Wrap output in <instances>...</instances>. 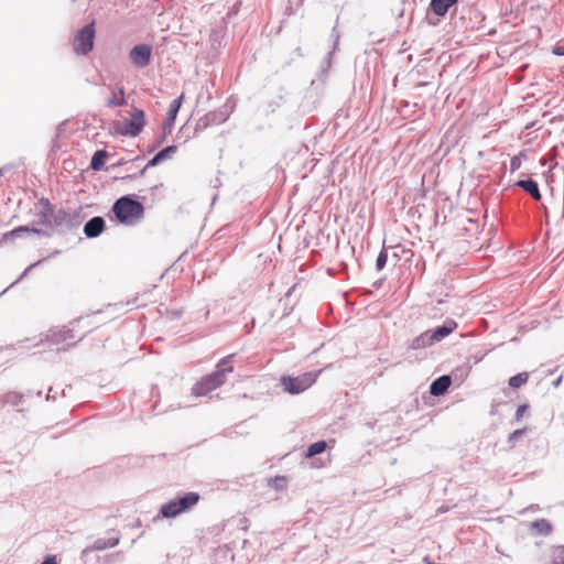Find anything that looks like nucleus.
<instances>
[{"label":"nucleus","mask_w":564,"mask_h":564,"mask_svg":"<svg viewBox=\"0 0 564 564\" xmlns=\"http://www.w3.org/2000/svg\"><path fill=\"white\" fill-rule=\"evenodd\" d=\"M105 225L102 217L95 216L85 224L84 234L87 238H96L104 231Z\"/></svg>","instance_id":"obj_11"},{"label":"nucleus","mask_w":564,"mask_h":564,"mask_svg":"<svg viewBox=\"0 0 564 564\" xmlns=\"http://www.w3.org/2000/svg\"><path fill=\"white\" fill-rule=\"evenodd\" d=\"M119 96H117L116 94H113L108 100H107V105L109 107H120V106H123L126 105V99H124V89L122 87L119 88Z\"/></svg>","instance_id":"obj_22"},{"label":"nucleus","mask_w":564,"mask_h":564,"mask_svg":"<svg viewBox=\"0 0 564 564\" xmlns=\"http://www.w3.org/2000/svg\"><path fill=\"white\" fill-rule=\"evenodd\" d=\"M283 481H284V478H282V477H276V478H275V486H276V487H280V486H281V482H283Z\"/></svg>","instance_id":"obj_39"},{"label":"nucleus","mask_w":564,"mask_h":564,"mask_svg":"<svg viewBox=\"0 0 564 564\" xmlns=\"http://www.w3.org/2000/svg\"><path fill=\"white\" fill-rule=\"evenodd\" d=\"M41 564H56L55 557H47Z\"/></svg>","instance_id":"obj_36"},{"label":"nucleus","mask_w":564,"mask_h":564,"mask_svg":"<svg viewBox=\"0 0 564 564\" xmlns=\"http://www.w3.org/2000/svg\"><path fill=\"white\" fill-rule=\"evenodd\" d=\"M229 115L230 110L228 106L210 111L197 121L196 129H205L208 126L220 124L228 119Z\"/></svg>","instance_id":"obj_8"},{"label":"nucleus","mask_w":564,"mask_h":564,"mask_svg":"<svg viewBox=\"0 0 564 564\" xmlns=\"http://www.w3.org/2000/svg\"><path fill=\"white\" fill-rule=\"evenodd\" d=\"M118 543V539H107V549L115 547Z\"/></svg>","instance_id":"obj_33"},{"label":"nucleus","mask_w":564,"mask_h":564,"mask_svg":"<svg viewBox=\"0 0 564 564\" xmlns=\"http://www.w3.org/2000/svg\"><path fill=\"white\" fill-rule=\"evenodd\" d=\"M174 121L175 120H170V118L167 117V119L163 123V131H164V133H171L173 124H174Z\"/></svg>","instance_id":"obj_31"},{"label":"nucleus","mask_w":564,"mask_h":564,"mask_svg":"<svg viewBox=\"0 0 564 564\" xmlns=\"http://www.w3.org/2000/svg\"><path fill=\"white\" fill-rule=\"evenodd\" d=\"M458 0H431L430 8L437 17H444Z\"/></svg>","instance_id":"obj_17"},{"label":"nucleus","mask_w":564,"mask_h":564,"mask_svg":"<svg viewBox=\"0 0 564 564\" xmlns=\"http://www.w3.org/2000/svg\"><path fill=\"white\" fill-rule=\"evenodd\" d=\"M50 399H55V395H54V392H53V388L48 389V392H47V395H46V400H50Z\"/></svg>","instance_id":"obj_37"},{"label":"nucleus","mask_w":564,"mask_h":564,"mask_svg":"<svg viewBox=\"0 0 564 564\" xmlns=\"http://www.w3.org/2000/svg\"><path fill=\"white\" fill-rule=\"evenodd\" d=\"M528 408L529 406L527 404H522V405L518 406V409L516 411V415H514L517 421H520L523 417V415L527 412Z\"/></svg>","instance_id":"obj_29"},{"label":"nucleus","mask_w":564,"mask_h":564,"mask_svg":"<svg viewBox=\"0 0 564 564\" xmlns=\"http://www.w3.org/2000/svg\"><path fill=\"white\" fill-rule=\"evenodd\" d=\"M531 528L539 534L547 535L552 531V525L546 519H539L532 522Z\"/></svg>","instance_id":"obj_20"},{"label":"nucleus","mask_w":564,"mask_h":564,"mask_svg":"<svg viewBox=\"0 0 564 564\" xmlns=\"http://www.w3.org/2000/svg\"><path fill=\"white\" fill-rule=\"evenodd\" d=\"M200 496L195 491H187L176 496L170 501L163 503L159 514L162 518H176L182 513L191 511L199 501Z\"/></svg>","instance_id":"obj_3"},{"label":"nucleus","mask_w":564,"mask_h":564,"mask_svg":"<svg viewBox=\"0 0 564 564\" xmlns=\"http://www.w3.org/2000/svg\"><path fill=\"white\" fill-rule=\"evenodd\" d=\"M42 209L37 213V224L50 226L53 228L54 209L48 199L42 198L40 200Z\"/></svg>","instance_id":"obj_12"},{"label":"nucleus","mask_w":564,"mask_h":564,"mask_svg":"<svg viewBox=\"0 0 564 564\" xmlns=\"http://www.w3.org/2000/svg\"><path fill=\"white\" fill-rule=\"evenodd\" d=\"M95 28L94 23L85 25L74 37L73 47L77 55H86L94 47Z\"/></svg>","instance_id":"obj_5"},{"label":"nucleus","mask_w":564,"mask_h":564,"mask_svg":"<svg viewBox=\"0 0 564 564\" xmlns=\"http://www.w3.org/2000/svg\"><path fill=\"white\" fill-rule=\"evenodd\" d=\"M76 337L77 336L75 335L74 328L63 327L61 329H52L51 334L47 336V339L53 345L65 344L67 347H69L74 344Z\"/></svg>","instance_id":"obj_10"},{"label":"nucleus","mask_w":564,"mask_h":564,"mask_svg":"<svg viewBox=\"0 0 564 564\" xmlns=\"http://www.w3.org/2000/svg\"><path fill=\"white\" fill-rule=\"evenodd\" d=\"M107 549V539H98L91 546H87L83 550L82 556H86L91 551H102Z\"/></svg>","instance_id":"obj_24"},{"label":"nucleus","mask_w":564,"mask_h":564,"mask_svg":"<svg viewBox=\"0 0 564 564\" xmlns=\"http://www.w3.org/2000/svg\"><path fill=\"white\" fill-rule=\"evenodd\" d=\"M561 380H562V378L560 377L556 381H554V386L558 387V384L561 383Z\"/></svg>","instance_id":"obj_40"},{"label":"nucleus","mask_w":564,"mask_h":564,"mask_svg":"<svg viewBox=\"0 0 564 564\" xmlns=\"http://www.w3.org/2000/svg\"><path fill=\"white\" fill-rule=\"evenodd\" d=\"M516 186L520 187L521 189H523L524 192H527L533 199L535 200H540L542 198V195H541V192H540V188H539V185L538 183L532 180V178H529V180H519L517 183H516Z\"/></svg>","instance_id":"obj_15"},{"label":"nucleus","mask_w":564,"mask_h":564,"mask_svg":"<svg viewBox=\"0 0 564 564\" xmlns=\"http://www.w3.org/2000/svg\"><path fill=\"white\" fill-rule=\"evenodd\" d=\"M528 379H529L528 372H520L509 379V386L511 388H516V389L520 388L521 386L527 383Z\"/></svg>","instance_id":"obj_23"},{"label":"nucleus","mask_w":564,"mask_h":564,"mask_svg":"<svg viewBox=\"0 0 564 564\" xmlns=\"http://www.w3.org/2000/svg\"><path fill=\"white\" fill-rule=\"evenodd\" d=\"M434 344V340L432 339L431 332L426 330L422 333L421 335L416 336L412 341L410 347L412 349H422L427 346H431Z\"/></svg>","instance_id":"obj_18"},{"label":"nucleus","mask_w":564,"mask_h":564,"mask_svg":"<svg viewBox=\"0 0 564 564\" xmlns=\"http://www.w3.org/2000/svg\"><path fill=\"white\" fill-rule=\"evenodd\" d=\"M234 358L235 355L231 354L220 359L216 366V371L196 382L192 389V393L195 397H203L223 386L226 382L227 375L234 371L231 365Z\"/></svg>","instance_id":"obj_1"},{"label":"nucleus","mask_w":564,"mask_h":564,"mask_svg":"<svg viewBox=\"0 0 564 564\" xmlns=\"http://www.w3.org/2000/svg\"><path fill=\"white\" fill-rule=\"evenodd\" d=\"M319 372L321 370L305 372L297 377H282L281 384L284 391L291 394H299L315 383Z\"/></svg>","instance_id":"obj_4"},{"label":"nucleus","mask_w":564,"mask_h":564,"mask_svg":"<svg viewBox=\"0 0 564 564\" xmlns=\"http://www.w3.org/2000/svg\"><path fill=\"white\" fill-rule=\"evenodd\" d=\"M145 124L144 112L141 109L134 108L129 120H126L118 132L122 135L137 137Z\"/></svg>","instance_id":"obj_6"},{"label":"nucleus","mask_w":564,"mask_h":564,"mask_svg":"<svg viewBox=\"0 0 564 564\" xmlns=\"http://www.w3.org/2000/svg\"><path fill=\"white\" fill-rule=\"evenodd\" d=\"M326 446H327V444L325 441H318V442L311 444L307 447L306 457L311 458L315 455L323 453L326 449Z\"/></svg>","instance_id":"obj_21"},{"label":"nucleus","mask_w":564,"mask_h":564,"mask_svg":"<svg viewBox=\"0 0 564 564\" xmlns=\"http://www.w3.org/2000/svg\"><path fill=\"white\" fill-rule=\"evenodd\" d=\"M177 148L175 145H169L161 151H159L145 165V167L142 170V174L144 171L149 167H153L159 165L162 161H164L166 158H169L171 154L175 153Z\"/></svg>","instance_id":"obj_16"},{"label":"nucleus","mask_w":564,"mask_h":564,"mask_svg":"<svg viewBox=\"0 0 564 564\" xmlns=\"http://www.w3.org/2000/svg\"><path fill=\"white\" fill-rule=\"evenodd\" d=\"M387 260H388V252L387 250L383 248L380 253L378 254L377 257V260H376V269L378 271H381L386 264H387Z\"/></svg>","instance_id":"obj_26"},{"label":"nucleus","mask_w":564,"mask_h":564,"mask_svg":"<svg viewBox=\"0 0 564 564\" xmlns=\"http://www.w3.org/2000/svg\"><path fill=\"white\" fill-rule=\"evenodd\" d=\"M525 429L516 430L512 432L509 437L508 442L511 444V447L514 446L516 442L525 433Z\"/></svg>","instance_id":"obj_28"},{"label":"nucleus","mask_w":564,"mask_h":564,"mask_svg":"<svg viewBox=\"0 0 564 564\" xmlns=\"http://www.w3.org/2000/svg\"><path fill=\"white\" fill-rule=\"evenodd\" d=\"M80 224L79 214L61 208L54 212L53 228L74 229Z\"/></svg>","instance_id":"obj_7"},{"label":"nucleus","mask_w":564,"mask_h":564,"mask_svg":"<svg viewBox=\"0 0 564 564\" xmlns=\"http://www.w3.org/2000/svg\"><path fill=\"white\" fill-rule=\"evenodd\" d=\"M2 174H3V171H2V169H0V176H1Z\"/></svg>","instance_id":"obj_43"},{"label":"nucleus","mask_w":564,"mask_h":564,"mask_svg":"<svg viewBox=\"0 0 564 564\" xmlns=\"http://www.w3.org/2000/svg\"><path fill=\"white\" fill-rule=\"evenodd\" d=\"M452 383L449 376L444 375L435 379L430 386V393L434 397L443 395Z\"/></svg>","instance_id":"obj_14"},{"label":"nucleus","mask_w":564,"mask_h":564,"mask_svg":"<svg viewBox=\"0 0 564 564\" xmlns=\"http://www.w3.org/2000/svg\"><path fill=\"white\" fill-rule=\"evenodd\" d=\"M183 94L177 97L176 99H174L171 104H170V107H169V112H167V117L170 118V120H175L176 116H177V112L180 110V107L182 105V100H183Z\"/></svg>","instance_id":"obj_25"},{"label":"nucleus","mask_w":564,"mask_h":564,"mask_svg":"<svg viewBox=\"0 0 564 564\" xmlns=\"http://www.w3.org/2000/svg\"><path fill=\"white\" fill-rule=\"evenodd\" d=\"M107 159V152L105 150H98L91 158L90 167L94 171H99L104 167Z\"/></svg>","instance_id":"obj_19"},{"label":"nucleus","mask_w":564,"mask_h":564,"mask_svg":"<svg viewBox=\"0 0 564 564\" xmlns=\"http://www.w3.org/2000/svg\"><path fill=\"white\" fill-rule=\"evenodd\" d=\"M22 232H34L39 234L40 230L36 228H30L29 226H20L13 230L10 231V235L13 237H19Z\"/></svg>","instance_id":"obj_27"},{"label":"nucleus","mask_w":564,"mask_h":564,"mask_svg":"<svg viewBox=\"0 0 564 564\" xmlns=\"http://www.w3.org/2000/svg\"><path fill=\"white\" fill-rule=\"evenodd\" d=\"M457 328V323L453 319H447L442 326L436 327L431 332L432 339L434 343L441 341L443 338L448 336L453 330Z\"/></svg>","instance_id":"obj_13"},{"label":"nucleus","mask_w":564,"mask_h":564,"mask_svg":"<svg viewBox=\"0 0 564 564\" xmlns=\"http://www.w3.org/2000/svg\"><path fill=\"white\" fill-rule=\"evenodd\" d=\"M402 106H403V107H406V106H408V101H403V102H402Z\"/></svg>","instance_id":"obj_42"},{"label":"nucleus","mask_w":564,"mask_h":564,"mask_svg":"<svg viewBox=\"0 0 564 564\" xmlns=\"http://www.w3.org/2000/svg\"><path fill=\"white\" fill-rule=\"evenodd\" d=\"M521 166V161L518 156H513L511 160H510V169L512 172H514L516 170L520 169Z\"/></svg>","instance_id":"obj_30"},{"label":"nucleus","mask_w":564,"mask_h":564,"mask_svg":"<svg viewBox=\"0 0 564 564\" xmlns=\"http://www.w3.org/2000/svg\"><path fill=\"white\" fill-rule=\"evenodd\" d=\"M21 399L20 395L17 393H12L8 395V402L12 403L13 405H18V401Z\"/></svg>","instance_id":"obj_32"},{"label":"nucleus","mask_w":564,"mask_h":564,"mask_svg":"<svg viewBox=\"0 0 564 564\" xmlns=\"http://www.w3.org/2000/svg\"><path fill=\"white\" fill-rule=\"evenodd\" d=\"M50 399H55V395H54V392H53V388L48 389V392H47V395H46V400H50Z\"/></svg>","instance_id":"obj_38"},{"label":"nucleus","mask_w":564,"mask_h":564,"mask_svg":"<svg viewBox=\"0 0 564 564\" xmlns=\"http://www.w3.org/2000/svg\"><path fill=\"white\" fill-rule=\"evenodd\" d=\"M112 212L119 223L134 225L142 219L144 207L130 196H122L115 202Z\"/></svg>","instance_id":"obj_2"},{"label":"nucleus","mask_w":564,"mask_h":564,"mask_svg":"<svg viewBox=\"0 0 564 564\" xmlns=\"http://www.w3.org/2000/svg\"><path fill=\"white\" fill-rule=\"evenodd\" d=\"M152 48L148 44H138L133 46L129 53L131 62L139 68H143L150 64Z\"/></svg>","instance_id":"obj_9"},{"label":"nucleus","mask_w":564,"mask_h":564,"mask_svg":"<svg viewBox=\"0 0 564 564\" xmlns=\"http://www.w3.org/2000/svg\"><path fill=\"white\" fill-rule=\"evenodd\" d=\"M424 561L427 563V564H434L433 562H430L429 561V557H425Z\"/></svg>","instance_id":"obj_41"},{"label":"nucleus","mask_w":564,"mask_h":564,"mask_svg":"<svg viewBox=\"0 0 564 564\" xmlns=\"http://www.w3.org/2000/svg\"><path fill=\"white\" fill-rule=\"evenodd\" d=\"M560 562L557 560H555L553 562V564H564V547L561 550V556H560Z\"/></svg>","instance_id":"obj_35"},{"label":"nucleus","mask_w":564,"mask_h":564,"mask_svg":"<svg viewBox=\"0 0 564 564\" xmlns=\"http://www.w3.org/2000/svg\"><path fill=\"white\" fill-rule=\"evenodd\" d=\"M40 263H41V260H40V261H37V262H35V263H33V264H30V265L25 269V271L23 272L22 276H24V275H25L30 270H32L34 267H36V265H37V264H40Z\"/></svg>","instance_id":"obj_34"}]
</instances>
